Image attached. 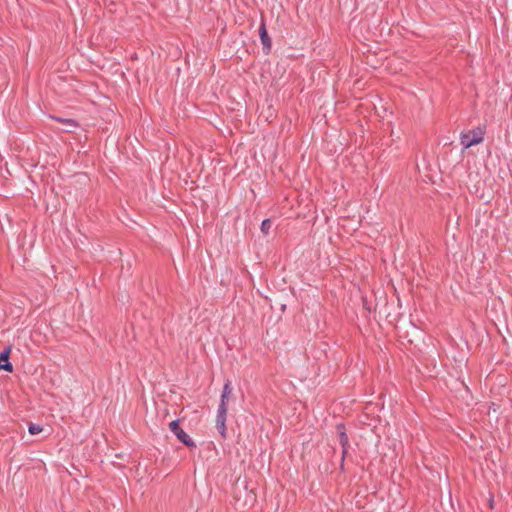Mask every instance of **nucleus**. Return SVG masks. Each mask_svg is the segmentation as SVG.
I'll return each instance as SVG.
<instances>
[{"instance_id":"obj_8","label":"nucleus","mask_w":512,"mask_h":512,"mask_svg":"<svg viewBox=\"0 0 512 512\" xmlns=\"http://www.w3.org/2000/svg\"><path fill=\"white\" fill-rule=\"evenodd\" d=\"M260 229L264 235H268L271 229V221L269 219L263 220Z\"/></svg>"},{"instance_id":"obj_4","label":"nucleus","mask_w":512,"mask_h":512,"mask_svg":"<svg viewBox=\"0 0 512 512\" xmlns=\"http://www.w3.org/2000/svg\"><path fill=\"white\" fill-rule=\"evenodd\" d=\"M10 352L11 348L8 347L0 353V370H4L6 372L13 371V366L9 361Z\"/></svg>"},{"instance_id":"obj_1","label":"nucleus","mask_w":512,"mask_h":512,"mask_svg":"<svg viewBox=\"0 0 512 512\" xmlns=\"http://www.w3.org/2000/svg\"><path fill=\"white\" fill-rule=\"evenodd\" d=\"M484 140V131L481 128H475L460 136V143L468 149L474 145L480 144Z\"/></svg>"},{"instance_id":"obj_3","label":"nucleus","mask_w":512,"mask_h":512,"mask_svg":"<svg viewBox=\"0 0 512 512\" xmlns=\"http://www.w3.org/2000/svg\"><path fill=\"white\" fill-rule=\"evenodd\" d=\"M232 393L231 383L228 381L223 386L221 401L217 410V413L227 414L228 411V399Z\"/></svg>"},{"instance_id":"obj_6","label":"nucleus","mask_w":512,"mask_h":512,"mask_svg":"<svg viewBox=\"0 0 512 512\" xmlns=\"http://www.w3.org/2000/svg\"><path fill=\"white\" fill-rule=\"evenodd\" d=\"M337 430H338V433H339L340 444L343 447V454H345L346 453V447L348 445V437H347V435L344 432V426L343 425H338L337 426Z\"/></svg>"},{"instance_id":"obj_9","label":"nucleus","mask_w":512,"mask_h":512,"mask_svg":"<svg viewBox=\"0 0 512 512\" xmlns=\"http://www.w3.org/2000/svg\"><path fill=\"white\" fill-rule=\"evenodd\" d=\"M43 428L38 424H30L28 427V431L31 435H36L42 432Z\"/></svg>"},{"instance_id":"obj_5","label":"nucleus","mask_w":512,"mask_h":512,"mask_svg":"<svg viewBox=\"0 0 512 512\" xmlns=\"http://www.w3.org/2000/svg\"><path fill=\"white\" fill-rule=\"evenodd\" d=\"M226 416L227 414L222 413H217L216 416V428L223 437L226 436Z\"/></svg>"},{"instance_id":"obj_7","label":"nucleus","mask_w":512,"mask_h":512,"mask_svg":"<svg viewBox=\"0 0 512 512\" xmlns=\"http://www.w3.org/2000/svg\"><path fill=\"white\" fill-rule=\"evenodd\" d=\"M259 32H260V37H261L262 43L264 45H267V47H270V41H269L268 34H267L264 24L261 25Z\"/></svg>"},{"instance_id":"obj_2","label":"nucleus","mask_w":512,"mask_h":512,"mask_svg":"<svg viewBox=\"0 0 512 512\" xmlns=\"http://www.w3.org/2000/svg\"><path fill=\"white\" fill-rule=\"evenodd\" d=\"M170 430L174 433L177 439L187 447H195L194 441L191 437L180 427L179 421L174 420L169 423Z\"/></svg>"}]
</instances>
